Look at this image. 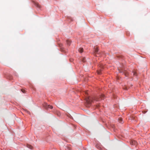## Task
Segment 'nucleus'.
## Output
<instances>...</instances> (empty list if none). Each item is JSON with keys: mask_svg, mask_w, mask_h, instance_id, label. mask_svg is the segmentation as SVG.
Listing matches in <instances>:
<instances>
[{"mask_svg": "<svg viewBox=\"0 0 150 150\" xmlns=\"http://www.w3.org/2000/svg\"><path fill=\"white\" fill-rule=\"evenodd\" d=\"M104 96L102 94V95H101V96H100V97H99V98H96V100L97 101H99L100 100H101V99H103V98H104Z\"/></svg>", "mask_w": 150, "mask_h": 150, "instance_id": "1", "label": "nucleus"}, {"mask_svg": "<svg viewBox=\"0 0 150 150\" xmlns=\"http://www.w3.org/2000/svg\"><path fill=\"white\" fill-rule=\"evenodd\" d=\"M98 47H94V54H98Z\"/></svg>", "mask_w": 150, "mask_h": 150, "instance_id": "2", "label": "nucleus"}, {"mask_svg": "<svg viewBox=\"0 0 150 150\" xmlns=\"http://www.w3.org/2000/svg\"><path fill=\"white\" fill-rule=\"evenodd\" d=\"M34 3L35 5V6H36L38 8H40V6L38 3L35 2H34Z\"/></svg>", "mask_w": 150, "mask_h": 150, "instance_id": "3", "label": "nucleus"}, {"mask_svg": "<svg viewBox=\"0 0 150 150\" xmlns=\"http://www.w3.org/2000/svg\"><path fill=\"white\" fill-rule=\"evenodd\" d=\"M27 147L30 149H33L32 146L31 145L29 144H27Z\"/></svg>", "mask_w": 150, "mask_h": 150, "instance_id": "4", "label": "nucleus"}, {"mask_svg": "<svg viewBox=\"0 0 150 150\" xmlns=\"http://www.w3.org/2000/svg\"><path fill=\"white\" fill-rule=\"evenodd\" d=\"M47 104L46 103H45L43 104V106L44 108L46 109H47V106H48Z\"/></svg>", "mask_w": 150, "mask_h": 150, "instance_id": "5", "label": "nucleus"}, {"mask_svg": "<svg viewBox=\"0 0 150 150\" xmlns=\"http://www.w3.org/2000/svg\"><path fill=\"white\" fill-rule=\"evenodd\" d=\"M86 100L88 103H91V100L89 98H86Z\"/></svg>", "mask_w": 150, "mask_h": 150, "instance_id": "6", "label": "nucleus"}, {"mask_svg": "<svg viewBox=\"0 0 150 150\" xmlns=\"http://www.w3.org/2000/svg\"><path fill=\"white\" fill-rule=\"evenodd\" d=\"M79 51L80 53H82L83 51V48H79Z\"/></svg>", "mask_w": 150, "mask_h": 150, "instance_id": "7", "label": "nucleus"}, {"mask_svg": "<svg viewBox=\"0 0 150 150\" xmlns=\"http://www.w3.org/2000/svg\"><path fill=\"white\" fill-rule=\"evenodd\" d=\"M119 122L121 123H123L122 122V118H120L118 119Z\"/></svg>", "mask_w": 150, "mask_h": 150, "instance_id": "8", "label": "nucleus"}, {"mask_svg": "<svg viewBox=\"0 0 150 150\" xmlns=\"http://www.w3.org/2000/svg\"><path fill=\"white\" fill-rule=\"evenodd\" d=\"M71 41L69 40H67V43L68 45H69L71 43Z\"/></svg>", "mask_w": 150, "mask_h": 150, "instance_id": "9", "label": "nucleus"}, {"mask_svg": "<svg viewBox=\"0 0 150 150\" xmlns=\"http://www.w3.org/2000/svg\"><path fill=\"white\" fill-rule=\"evenodd\" d=\"M53 108V106H52V105H48L47 106V108H49L52 109Z\"/></svg>", "mask_w": 150, "mask_h": 150, "instance_id": "10", "label": "nucleus"}, {"mask_svg": "<svg viewBox=\"0 0 150 150\" xmlns=\"http://www.w3.org/2000/svg\"><path fill=\"white\" fill-rule=\"evenodd\" d=\"M119 72H124L123 70L122 69V70H120V69H119Z\"/></svg>", "mask_w": 150, "mask_h": 150, "instance_id": "11", "label": "nucleus"}, {"mask_svg": "<svg viewBox=\"0 0 150 150\" xmlns=\"http://www.w3.org/2000/svg\"><path fill=\"white\" fill-rule=\"evenodd\" d=\"M82 61L83 62H85V58H83L82 59Z\"/></svg>", "mask_w": 150, "mask_h": 150, "instance_id": "12", "label": "nucleus"}, {"mask_svg": "<svg viewBox=\"0 0 150 150\" xmlns=\"http://www.w3.org/2000/svg\"><path fill=\"white\" fill-rule=\"evenodd\" d=\"M97 72L98 74H101V73L100 72V71H97Z\"/></svg>", "mask_w": 150, "mask_h": 150, "instance_id": "13", "label": "nucleus"}, {"mask_svg": "<svg viewBox=\"0 0 150 150\" xmlns=\"http://www.w3.org/2000/svg\"><path fill=\"white\" fill-rule=\"evenodd\" d=\"M133 74V75L136 76V73L135 72H134Z\"/></svg>", "mask_w": 150, "mask_h": 150, "instance_id": "14", "label": "nucleus"}, {"mask_svg": "<svg viewBox=\"0 0 150 150\" xmlns=\"http://www.w3.org/2000/svg\"><path fill=\"white\" fill-rule=\"evenodd\" d=\"M21 91H22L23 92V93H25V90H21Z\"/></svg>", "mask_w": 150, "mask_h": 150, "instance_id": "15", "label": "nucleus"}, {"mask_svg": "<svg viewBox=\"0 0 150 150\" xmlns=\"http://www.w3.org/2000/svg\"><path fill=\"white\" fill-rule=\"evenodd\" d=\"M124 88L125 89V90H127V88L126 87H125V88Z\"/></svg>", "mask_w": 150, "mask_h": 150, "instance_id": "16", "label": "nucleus"}, {"mask_svg": "<svg viewBox=\"0 0 150 150\" xmlns=\"http://www.w3.org/2000/svg\"><path fill=\"white\" fill-rule=\"evenodd\" d=\"M124 73L125 74L126 76H127V74L126 72H124Z\"/></svg>", "mask_w": 150, "mask_h": 150, "instance_id": "17", "label": "nucleus"}, {"mask_svg": "<svg viewBox=\"0 0 150 150\" xmlns=\"http://www.w3.org/2000/svg\"><path fill=\"white\" fill-rule=\"evenodd\" d=\"M85 93L86 94H87V92L86 91L85 92Z\"/></svg>", "mask_w": 150, "mask_h": 150, "instance_id": "18", "label": "nucleus"}]
</instances>
